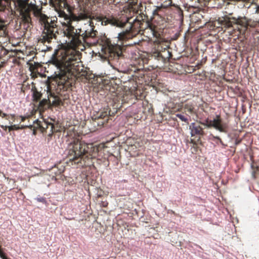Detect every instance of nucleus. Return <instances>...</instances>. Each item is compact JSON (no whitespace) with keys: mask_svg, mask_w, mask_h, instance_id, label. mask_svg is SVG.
I'll return each mask as SVG.
<instances>
[{"mask_svg":"<svg viewBox=\"0 0 259 259\" xmlns=\"http://www.w3.org/2000/svg\"><path fill=\"white\" fill-rule=\"evenodd\" d=\"M48 125V127L47 130L45 132L46 133H49V135H51L54 132H56L57 131V130H55L54 125L53 123L50 122L49 124Z\"/></svg>","mask_w":259,"mask_h":259,"instance_id":"17","label":"nucleus"},{"mask_svg":"<svg viewBox=\"0 0 259 259\" xmlns=\"http://www.w3.org/2000/svg\"><path fill=\"white\" fill-rule=\"evenodd\" d=\"M49 122L45 121L42 125H41V127L43 129L44 132H46V131L47 130L48 125L49 124Z\"/></svg>","mask_w":259,"mask_h":259,"instance_id":"24","label":"nucleus"},{"mask_svg":"<svg viewBox=\"0 0 259 259\" xmlns=\"http://www.w3.org/2000/svg\"><path fill=\"white\" fill-rule=\"evenodd\" d=\"M37 201L41 202L44 204L47 203V200L46 198L43 197H38L35 199Z\"/></svg>","mask_w":259,"mask_h":259,"instance_id":"23","label":"nucleus"},{"mask_svg":"<svg viewBox=\"0 0 259 259\" xmlns=\"http://www.w3.org/2000/svg\"><path fill=\"white\" fill-rule=\"evenodd\" d=\"M162 8L160 7H157L153 11V19L155 20L156 17H160L161 14H159V12L161 11Z\"/></svg>","mask_w":259,"mask_h":259,"instance_id":"18","label":"nucleus"},{"mask_svg":"<svg viewBox=\"0 0 259 259\" xmlns=\"http://www.w3.org/2000/svg\"><path fill=\"white\" fill-rule=\"evenodd\" d=\"M0 257L3 259H8L2 250L0 251Z\"/></svg>","mask_w":259,"mask_h":259,"instance_id":"25","label":"nucleus"},{"mask_svg":"<svg viewBox=\"0 0 259 259\" xmlns=\"http://www.w3.org/2000/svg\"><path fill=\"white\" fill-rule=\"evenodd\" d=\"M25 11V14L23 16V20L26 23L31 21L30 12L32 11L35 16L39 18V22L44 26V30L39 41L45 43L46 41L50 42L51 40L56 37L58 33V26L57 25V18L56 17L49 18L41 12V9L38 6L30 3L27 6L22 7Z\"/></svg>","mask_w":259,"mask_h":259,"instance_id":"5","label":"nucleus"},{"mask_svg":"<svg viewBox=\"0 0 259 259\" xmlns=\"http://www.w3.org/2000/svg\"><path fill=\"white\" fill-rule=\"evenodd\" d=\"M106 89L109 90V92L112 94L113 99L117 97V96L118 95V94H120V92H121L120 88L117 84H115L114 86H113L111 82L106 87Z\"/></svg>","mask_w":259,"mask_h":259,"instance_id":"13","label":"nucleus"},{"mask_svg":"<svg viewBox=\"0 0 259 259\" xmlns=\"http://www.w3.org/2000/svg\"><path fill=\"white\" fill-rule=\"evenodd\" d=\"M251 168L252 169V176L253 179H256L257 176L259 175V166H255L253 165H252Z\"/></svg>","mask_w":259,"mask_h":259,"instance_id":"16","label":"nucleus"},{"mask_svg":"<svg viewBox=\"0 0 259 259\" xmlns=\"http://www.w3.org/2000/svg\"><path fill=\"white\" fill-rule=\"evenodd\" d=\"M114 114V112H111L108 108H104L93 114L92 118V124L95 127H102L107 123L110 119V117Z\"/></svg>","mask_w":259,"mask_h":259,"instance_id":"9","label":"nucleus"},{"mask_svg":"<svg viewBox=\"0 0 259 259\" xmlns=\"http://www.w3.org/2000/svg\"><path fill=\"white\" fill-rule=\"evenodd\" d=\"M153 56L157 58L158 60H160V58H162V59H165V57L163 56L162 53L159 51H156L153 52Z\"/></svg>","mask_w":259,"mask_h":259,"instance_id":"21","label":"nucleus"},{"mask_svg":"<svg viewBox=\"0 0 259 259\" xmlns=\"http://www.w3.org/2000/svg\"><path fill=\"white\" fill-rule=\"evenodd\" d=\"M103 15L101 13H94L92 15L90 13V17L88 18L90 19L89 24L88 25V28L82 27L80 28L75 29L73 25L74 21H70L68 22L62 23L63 33L65 36L68 39V42L70 43V46L72 48L69 49L65 51H59L56 50L55 53L53 55L52 58L55 55H63L64 53L68 51L69 50H74L79 55V61L77 75H80L82 77V79H85L88 80L89 77L88 73L86 71H79L80 64L81 63V53L79 51L76 50L75 48L80 46L82 44L83 42L87 41L90 38L94 39L96 38L98 34V31L94 29V20L99 22L98 20L94 19L95 16Z\"/></svg>","mask_w":259,"mask_h":259,"instance_id":"3","label":"nucleus"},{"mask_svg":"<svg viewBox=\"0 0 259 259\" xmlns=\"http://www.w3.org/2000/svg\"><path fill=\"white\" fill-rule=\"evenodd\" d=\"M48 1L50 5L57 12L58 16L64 18L65 22L78 21L88 19L90 17V12L85 11L83 13H80L78 16L74 14H70V15L66 14L63 10L66 6H67L66 0H48Z\"/></svg>","mask_w":259,"mask_h":259,"instance_id":"7","label":"nucleus"},{"mask_svg":"<svg viewBox=\"0 0 259 259\" xmlns=\"http://www.w3.org/2000/svg\"><path fill=\"white\" fill-rule=\"evenodd\" d=\"M97 1V0H83V2L84 4L87 5V7L90 8L95 4Z\"/></svg>","mask_w":259,"mask_h":259,"instance_id":"22","label":"nucleus"},{"mask_svg":"<svg viewBox=\"0 0 259 259\" xmlns=\"http://www.w3.org/2000/svg\"><path fill=\"white\" fill-rule=\"evenodd\" d=\"M66 163L77 168L89 166L92 158L103 145L94 147L92 144H87L79 139V137H70L67 140Z\"/></svg>","mask_w":259,"mask_h":259,"instance_id":"4","label":"nucleus"},{"mask_svg":"<svg viewBox=\"0 0 259 259\" xmlns=\"http://www.w3.org/2000/svg\"><path fill=\"white\" fill-rule=\"evenodd\" d=\"M79 55L74 50H69L63 55H54L50 63L56 67L54 74V81L57 84L56 94L53 93L51 89L48 91V99H44L39 101L38 109L43 111L52 106L58 107L63 105L64 101L60 98V92L67 91L71 85L72 80L80 78V75H77L79 61Z\"/></svg>","mask_w":259,"mask_h":259,"instance_id":"2","label":"nucleus"},{"mask_svg":"<svg viewBox=\"0 0 259 259\" xmlns=\"http://www.w3.org/2000/svg\"><path fill=\"white\" fill-rule=\"evenodd\" d=\"M189 130H190L191 137L197 136L198 137L197 141L194 139H191L190 140V143L193 144V147L197 148V142H199L200 141L201 137L204 135V132L203 128L200 125L199 123L193 122L189 126Z\"/></svg>","mask_w":259,"mask_h":259,"instance_id":"11","label":"nucleus"},{"mask_svg":"<svg viewBox=\"0 0 259 259\" xmlns=\"http://www.w3.org/2000/svg\"><path fill=\"white\" fill-rule=\"evenodd\" d=\"M196 104L193 102H188L183 105L182 109L184 113L188 116L197 115V111L195 109Z\"/></svg>","mask_w":259,"mask_h":259,"instance_id":"12","label":"nucleus"},{"mask_svg":"<svg viewBox=\"0 0 259 259\" xmlns=\"http://www.w3.org/2000/svg\"><path fill=\"white\" fill-rule=\"evenodd\" d=\"M20 118H21V120L22 122L24 121L27 118L26 117L22 116H20Z\"/></svg>","mask_w":259,"mask_h":259,"instance_id":"29","label":"nucleus"},{"mask_svg":"<svg viewBox=\"0 0 259 259\" xmlns=\"http://www.w3.org/2000/svg\"><path fill=\"white\" fill-rule=\"evenodd\" d=\"M54 168H56L57 169H58L59 175H61L63 174L65 169V166L61 163L57 164L54 167Z\"/></svg>","mask_w":259,"mask_h":259,"instance_id":"20","label":"nucleus"},{"mask_svg":"<svg viewBox=\"0 0 259 259\" xmlns=\"http://www.w3.org/2000/svg\"><path fill=\"white\" fill-rule=\"evenodd\" d=\"M28 126H29V125H25V126L22 125L20 127V126H18V125L14 124V125H12L9 126V131L18 130L19 129H23V128H25L26 127H28Z\"/></svg>","mask_w":259,"mask_h":259,"instance_id":"19","label":"nucleus"},{"mask_svg":"<svg viewBox=\"0 0 259 259\" xmlns=\"http://www.w3.org/2000/svg\"><path fill=\"white\" fill-rule=\"evenodd\" d=\"M165 52L169 53V52L168 51H164L163 53H165Z\"/></svg>","mask_w":259,"mask_h":259,"instance_id":"31","label":"nucleus"},{"mask_svg":"<svg viewBox=\"0 0 259 259\" xmlns=\"http://www.w3.org/2000/svg\"><path fill=\"white\" fill-rule=\"evenodd\" d=\"M213 139H217L219 141L220 143L222 144V145H223V142L222 140V139L219 137H218V136H213Z\"/></svg>","mask_w":259,"mask_h":259,"instance_id":"28","label":"nucleus"},{"mask_svg":"<svg viewBox=\"0 0 259 259\" xmlns=\"http://www.w3.org/2000/svg\"><path fill=\"white\" fill-rule=\"evenodd\" d=\"M139 99L131 89L128 91H121L120 94L117 96V97L112 99L113 102H114L113 109H116L115 112H116L117 109L121 108L122 104L124 103H128L130 102L132 103V100Z\"/></svg>","mask_w":259,"mask_h":259,"instance_id":"8","label":"nucleus"},{"mask_svg":"<svg viewBox=\"0 0 259 259\" xmlns=\"http://www.w3.org/2000/svg\"><path fill=\"white\" fill-rule=\"evenodd\" d=\"M94 19L101 22L102 26L110 24L118 27H125V31L118 34L117 44H112L106 36H101L97 39V42L102 46V52L109 60L118 62L119 60L123 59V41L132 38L142 31L150 30L153 37L156 38L155 42H160L162 39V29L150 22L147 16L143 13L133 16H122L119 19L108 14L106 15H96Z\"/></svg>","mask_w":259,"mask_h":259,"instance_id":"1","label":"nucleus"},{"mask_svg":"<svg viewBox=\"0 0 259 259\" xmlns=\"http://www.w3.org/2000/svg\"><path fill=\"white\" fill-rule=\"evenodd\" d=\"M177 117H178L179 119H180L182 121H184L185 122L188 123L189 121L192 120L191 117H188L187 115H186L185 113L183 111V113H178L176 114Z\"/></svg>","mask_w":259,"mask_h":259,"instance_id":"15","label":"nucleus"},{"mask_svg":"<svg viewBox=\"0 0 259 259\" xmlns=\"http://www.w3.org/2000/svg\"><path fill=\"white\" fill-rule=\"evenodd\" d=\"M171 212H172V213L173 214H175V211H174L171 210Z\"/></svg>","mask_w":259,"mask_h":259,"instance_id":"32","label":"nucleus"},{"mask_svg":"<svg viewBox=\"0 0 259 259\" xmlns=\"http://www.w3.org/2000/svg\"><path fill=\"white\" fill-rule=\"evenodd\" d=\"M31 91L32 93L33 101L35 102H38L41 98L42 94L40 92H38L33 83H32Z\"/></svg>","mask_w":259,"mask_h":259,"instance_id":"14","label":"nucleus"},{"mask_svg":"<svg viewBox=\"0 0 259 259\" xmlns=\"http://www.w3.org/2000/svg\"><path fill=\"white\" fill-rule=\"evenodd\" d=\"M240 143V141H238L236 142V145H238Z\"/></svg>","mask_w":259,"mask_h":259,"instance_id":"30","label":"nucleus"},{"mask_svg":"<svg viewBox=\"0 0 259 259\" xmlns=\"http://www.w3.org/2000/svg\"><path fill=\"white\" fill-rule=\"evenodd\" d=\"M6 13L5 12L4 14H0V23H2L4 21V17H5Z\"/></svg>","mask_w":259,"mask_h":259,"instance_id":"26","label":"nucleus"},{"mask_svg":"<svg viewBox=\"0 0 259 259\" xmlns=\"http://www.w3.org/2000/svg\"><path fill=\"white\" fill-rule=\"evenodd\" d=\"M52 172H54L55 174L56 177L60 175L58 174V169H57L56 168L53 167L52 168Z\"/></svg>","mask_w":259,"mask_h":259,"instance_id":"27","label":"nucleus"},{"mask_svg":"<svg viewBox=\"0 0 259 259\" xmlns=\"http://www.w3.org/2000/svg\"><path fill=\"white\" fill-rule=\"evenodd\" d=\"M200 123L209 127H213L221 132L227 133L228 124L227 122L222 121L220 115H217L215 118L213 119L212 120H208L207 119L206 120V123Z\"/></svg>","mask_w":259,"mask_h":259,"instance_id":"10","label":"nucleus"},{"mask_svg":"<svg viewBox=\"0 0 259 259\" xmlns=\"http://www.w3.org/2000/svg\"><path fill=\"white\" fill-rule=\"evenodd\" d=\"M236 26V28L233 30L235 32H238L237 35L240 34H244L248 29L249 26V21L245 17H239L238 18L235 17H230L227 16L219 18L218 20L214 23V26L220 27V26L226 28L234 27Z\"/></svg>","mask_w":259,"mask_h":259,"instance_id":"6","label":"nucleus"}]
</instances>
